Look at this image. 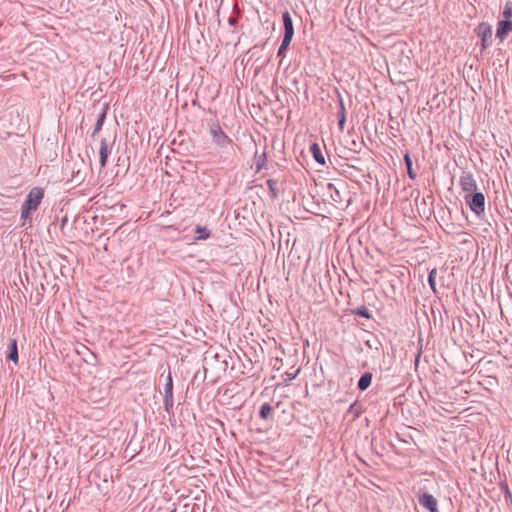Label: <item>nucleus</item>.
<instances>
[{
    "label": "nucleus",
    "mask_w": 512,
    "mask_h": 512,
    "mask_svg": "<svg viewBox=\"0 0 512 512\" xmlns=\"http://www.w3.org/2000/svg\"><path fill=\"white\" fill-rule=\"evenodd\" d=\"M464 199H465L466 204L475 213V215L480 217L484 214L485 197L482 192L475 191L473 193L466 194Z\"/></svg>",
    "instance_id": "f257e3e1"
},
{
    "label": "nucleus",
    "mask_w": 512,
    "mask_h": 512,
    "mask_svg": "<svg viewBox=\"0 0 512 512\" xmlns=\"http://www.w3.org/2000/svg\"><path fill=\"white\" fill-rule=\"evenodd\" d=\"M475 32L481 39V46L482 50L489 47L492 43V26L486 22H481L477 28L475 29Z\"/></svg>",
    "instance_id": "f03ea898"
},
{
    "label": "nucleus",
    "mask_w": 512,
    "mask_h": 512,
    "mask_svg": "<svg viewBox=\"0 0 512 512\" xmlns=\"http://www.w3.org/2000/svg\"><path fill=\"white\" fill-rule=\"evenodd\" d=\"M163 404H164V409H165V411L168 414L173 413V405H174V401H173V380H172V376H171L170 372L168 373L167 381H166V384L164 386V400H163Z\"/></svg>",
    "instance_id": "7ed1b4c3"
},
{
    "label": "nucleus",
    "mask_w": 512,
    "mask_h": 512,
    "mask_svg": "<svg viewBox=\"0 0 512 512\" xmlns=\"http://www.w3.org/2000/svg\"><path fill=\"white\" fill-rule=\"evenodd\" d=\"M210 134L212 135L214 143L222 148L226 147L231 142V139L225 134L219 124L211 125Z\"/></svg>",
    "instance_id": "20e7f679"
},
{
    "label": "nucleus",
    "mask_w": 512,
    "mask_h": 512,
    "mask_svg": "<svg viewBox=\"0 0 512 512\" xmlns=\"http://www.w3.org/2000/svg\"><path fill=\"white\" fill-rule=\"evenodd\" d=\"M43 197H44L43 190L39 187H34L28 193L26 200L24 201V204L31 207L33 210H37Z\"/></svg>",
    "instance_id": "39448f33"
},
{
    "label": "nucleus",
    "mask_w": 512,
    "mask_h": 512,
    "mask_svg": "<svg viewBox=\"0 0 512 512\" xmlns=\"http://www.w3.org/2000/svg\"><path fill=\"white\" fill-rule=\"evenodd\" d=\"M459 184L464 192L467 194L473 193L477 190V184L473 175L469 172H463L460 176Z\"/></svg>",
    "instance_id": "423d86ee"
},
{
    "label": "nucleus",
    "mask_w": 512,
    "mask_h": 512,
    "mask_svg": "<svg viewBox=\"0 0 512 512\" xmlns=\"http://www.w3.org/2000/svg\"><path fill=\"white\" fill-rule=\"evenodd\" d=\"M419 504L429 512H438L437 500L429 493H422L418 496Z\"/></svg>",
    "instance_id": "0eeeda50"
},
{
    "label": "nucleus",
    "mask_w": 512,
    "mask_h": 512,
    "mask_svg": "<svg viewBox=\"0 0 512 512\" xmlns=\"http://www.w3.org/2000/svg\"><path fill=\"white\" fill-rule=\"evenodd\" d=\"M512 31V21L511 20H501L498 22L496 37L503 41L506 39L508 34Z\"/></svg>",
    "instance_id": "6e6552de"
},
{
    "label": "nucleus",
    "mask_w": 512,
    "mask_h": 512,
    "mask_svg": "<svg viewBox=\"0 0 512 512\" xmlns=\"http://www.w3.org/2000/svg\"><path fill=\"white\" fill-rule=\"evenodd\" d=\"M282 20L284 25V36L293 38L294 36V26L293 20L289 13V11H285L282 14Z\"/></svg>",
    "instance_id": "1a4fd4ad"
},
{
    "label": "nucleus",
    "mask_w": 512,
    "mask_h": 512,
    "mask_svg": "<svg viewBox=\"0 0 512 512\" xmlns=\"http://www.w3.org/2000/svg\"><path fill=\"white\" fill-rule=\"evenodd\" d=\"M110 154V149L108 142L105 138H102L100 141V149H99V163L101 168H104L107 165L108 155Z\"/></svg>",
    "instance_id": "9d476101"
},
{
    "label": "nucleus",
    "mask_w": 512,
    "mask_h": 512,
    "mask_svg": "<svg viewBox=\"0 0 512 512\" xmlns=\"http://www.w3.org/2000/svg\"><path fill=\"white\" fill-rule=\"evenodd\" d=\"M338 98H339V109L337 112L338 127L341 131H343L344 125L346 122V109H345L343 98L339 92H338Z\"/></svg>",
    "instance_id": "9b49d317"
},
{
    "label": "nucleus",
    "mask_w": 512,
    "mask_h": 512,
    "mask_svg": "<svg viewBox=\"0 0 512 512\" xmlns=\"http://www.w3.org/2000/svg\"><path fill=\"white\" fill-rule=\"evenodd\" d=\"M7 359L15 364L18 363V347L16 339H10L9 341Z\"/></svg>",
    "instance_id": "f8f14e48"
},
{
    "label": "nucleus",
    "mask_w": 512,
    "mask_h": 512,
    "mask_svg": "<svg viewBox=\"0 0 512 512\" xmlns=\"http://www.w3.org/2000/svg\"><path fill=\"white\" fill-rule=\"evenodd\" d=\"M310 152L314 158V160L320 164V165H324L325 164V158H324V155L321 151V148L319 146L318 143H312L311 146H310Z\"/></svg>",
    "instance_id": "ddd939ff"
},
{
    "label": "nucleus",
    "mask_w": 512,
    "mask_h": 512,
    "mask_svg": "<svg viewBox=\"0 0 512 512\" xmlns=\"http://www.w3.org/2000/svg\"><path fill=\"white\" fill-rule=\"evenodd\" d=\"M372 377V373L365 372L358 380L357 388L360 391H365L371 385Z\"/></svg>",
    "instance_id": "4468645a"
},
{
    "label": "nucleus",
    "mask_w": 512,
    "mask_h": 512,
    "mask_svg": "<svg viewBox=\"0 0 512 512\" xmlns=\"http://www.w3.org/2000/svg\"><path fill=\"white\" fill-rule=\"evenodd\" d=\"M272 413L273 407L269 403L262 404L259 410V416L261 417V419L267 420L271 418Z\"/></svg>",
    "instance_id": "2eb2a0df"
},
{
    "label": "nucleus",
    "mask_w": 512,
    "mask_h": 512,
    "mask_svg": "<svg viewBox=\"0 0 512 512\" xmlns=\"http://www.w3.org/2000/svg\"><path fill=\"white\" fill-rule=\"evenodd\" d=\"M292 39L293 38H291V37L289 38V37L283 36L282 43L277 52L278 57H281L282 59L285 57V53H286Z\"/></svg>",
    "instance_id": "dca6fc26"
},
{
    "label": "nucleus",
    "mask_w": 512,
    "mask_h": 512,
    "mask_svg": "<svg viewBox=\"0 0 512 512\" xmlns=\"http://www.w3.org/2000/svg\"><path fill=\"white\" fill-rule=\"evenodd\" d=\"M105 119H106V108L103 109L102 112L100 113V115L98 116V119L95 123L94 129L92 132V137H94L102 129Z\"/></svg>",
    "instance_id": "f3484780"
},
{
    "label": "nucleus",
    "mask_w": 512,
    "mask_h": 512,
    "mask_svg": "<svg viewBox=\"0 0 512 512\" xmlns=\"http://www.w3.org/2000/svg\"><path fill=\"white\" fill-rule=\"evenodd\" d=\"M267 186H268L269 192L271 194V197L276 199L278 197V193H279L278 180L268 179Z\"/></svg>",
    "instance_id": "a211bd4d"
},
{
    "label": "nucleus",
    "mask_w": 512,
    "mask_h": 512,
    "mask_svg": "<svg viewBox=\"0 0 512 512\" xmlns=\"http://www.w3.org/2000/svg\"><path fill=\"white\" fill-rule=\"evenodd\" d=\"M404 161H405V165H406V168H407V174H408L409 178L415 179L416 178V173L414 172V170L412 168V160H411V157H410L409 153L405 154Z\"/></svg>",
    "instance_id": "6ab92c4d"
},
{
    "label": "nucleus",
    "mask_w": 512,
    "mask_h": 512,
    "mask_svg": "<svg viewBox=\"0 0 512 512\" xmlns=\"http://www.w3.org/2000/svg\"><path fill=\"white\" fill-rule=\"evenodd\" d=\"M353 314L362 318L369 319L371 314L366 306H360L353 311Z\"/></svg>",
    "instance_id": "aec40b11"
},
{
    "label": "nucleus",
    "mask_w": 512,
    "mask_h": 512,
    "mask_svg": "<svg viewBox=\"0 0 512 512\" xmlns=\"http://www.w3.org/2000/svg\"><path fill=\"white\" fill-rule=\"evenodd\" d=\"M197 239L205 240L210 236V232L206 227L197 226L196 228Z\"/></svg>",
    "instance_id": "412c9836"
},
{
    "label": "nucleus",
    "mask_w": 512,
    "mask_h": 512,
    "mask_svg": "<svg viewBox=\"0 0 512 512\" xmlns=\"http://www.w3.org/2000/svg\"><path fill=\"white\" fill-rule=\"evenodd\" d=\"M436 275H437V270L435 268L432 269L428 275V283H429L431 289L433 290V292H436Z\"/></svg>",
    "instance_id": "4be33fe9"
},
{
    "label": "nucleus",
    "mask_w": 512,
    "mask_h": 512,
    "mask_svg": "<svg viewBox=\"0 0 512 512\" xmlns=\"http://www.w3.org/2000/svg\"><path fill=\"white\" fill-rule=\"evenodd\" d=\"M502 15L504 20H510L512 18V2H506Z\"/></svg>",
    "instance_id": "5701e85b"
},
{
    "label": "nucleus",
    "mask_w": 512,
    "mask_h": 512,
    "mask_svg": "<svg viewBox=\"0 0 512 512\" xmlns=\"http://www.w3.org/2000/svg\"><path fill=\"white\" fill-rule=\"evenodd\" d=\"M33 211L34 210L31 207L23 203L21 207V219H28Z\"/></svg>",
    "instance_id": "b1692460"
},
{
    "label": "nucleus",
    "mask_w": 512,
    "mask_h": 512,
    "mask_svg": "<svg viewBox=\"0 0 512 512\" xmlns=\"http://www.w3.org/2000/svg\"><path fill=\"white\" fill-rule=\"evenodd\" d=\"M265 161H266V155L265 154H262V155H260L257 158V162H256V169H257V171H260L264 167Z\"/></svg>",
    "instance_id": "393cba45"
},
{
    "label": "nucleus",
    "mask_w": 512,
    "mask_h": 512,
    "mask_svg": "<svg viewBox=\"0 0 512 512\" xmlns=\"http://www.w3.org/2000/svg\"><path fill=\"white\" fill-rule=\"evenodd\" d=\"M349 412L354 413V415H355L356 417H358V416L360 415L361 411H360V409L358 408V406H357V403H356V402H354L353 404H351V405H350V407H349Z\"/></svg>",
    "instance_id": "a878e982"
},
{
    "label": "nucleus",
    "mask_w": 512,
    "mask_h": 512,
    "mask_svg": "<svg viewBox=\"0 0 512 512\" xmlns=\"http://www.w3.org/2000/svg\"><path fill=\"white\" fill-rule=\"evenodd\" d=\"M228 23L230 26H236L238 24V16H230Z\"/></svg>",
    "instance_id": "bb28decb"
},
{
    "label": "nucleus",
    "mask_w": 512,
    "mask_h": 512,
    "mask_svg": "<svg viewBox=\"0 0 512 512\" xmlns=\"http://www.w3.org/2000/svg\"><path fill=\"white\" fill-rule=\"evenodd\" d=\"M505 499L508 500L510 499L511 500V503H512V493L511 491L508 489L507 486H505Z\"/></svg>",
    "instance_id": "cd10ccee"
},
{
    "label": "nucleus",
    "mask_w": 512,
    "mask_h": 512,
    "mask_svg": "<svg viewBox=\"0 0 512 512\" xmlns=\"http://www.w3.org/2000/svg\"><path fill=\"white\" fill-rule=\"evenodd\" d=\"M366 345H367V346H369L370 348H372V347H373L372 343H370V341H369V340H367V341H366Z\"/></svg>",
    "instance_id": "c85d7f7f"
},
{
    "label": "nucleus",
    "mask_w": 512,
    "mask_h": 512,
    "mask_svg": "<svg viewBox=\"0 0 512 512\" xmlns=\"http://www.w3.org/2000/svg\"><path fill=\"white\" fill-rule=\"evenodd\" d=\"M79 174H80V171H77V175H76L77 180L79 179Z\"/></svg>",
    "instance_id": "c756f323"
}]
</instances>
